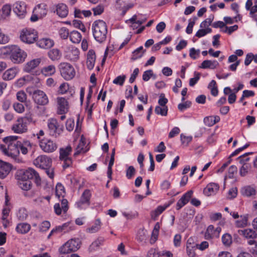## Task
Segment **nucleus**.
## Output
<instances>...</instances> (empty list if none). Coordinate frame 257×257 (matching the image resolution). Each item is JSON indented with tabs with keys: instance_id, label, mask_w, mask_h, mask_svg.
<instances>
[{
	"instance_id": "38",
	"label": "nucleus",
	"mask_w": 257,
	"mask_h": 257,
	"mask_svg": "<svg viewBox=\"0 0 257 257\" xmlns=\"http://www.w3.org/2000/svg\"><path fill=\"white\" fill-rule=\"evenodd\" d=\"M12 12V8L10 5L6 4L4 5L0 10L1 16H9Z\"/></svg>"
},
{
	"instance_id": "31",
	"label": "nucleus",
	"mask_w": 257,
	"mask_h": 257,
	"mask_svg": "<svg viewBox=\"0 0 257 257\" xmlns=\"http://www.w3.org/2000/svg\"><path fill=\"white\" fill-rule=\"evenodd\" d=\"M219 65V63L217 61L214 60H206L202 62L201 66V68L203 69L210 68L214 69L216 68Z\"/></svg>"
},
{
	"instance_id": "15",
	"label": "nucleus",
	"mask_w": 257,
	"mask_h": 257,
	"mask_svg": "<svg viewBox=\"0 0 257 257\" xmlns=\"http://www.w3.org/2000/svg\"><path fill=\"white\" fill-rule=\"evenodd\" d=\"M57 103V111L60 114L67 113L69 110V104L67 99L62 97H58L56 99Z\"/></svg>"
},
{
	"instance_id": "32",
	"label": "nucleus",
	"mask_w": 257,
	"mask_h": 257,
	"mask_svg": "<svg viewBox=\"0 0 257 257\" xmlns=\"http://www.w3.org/2000/svg\"><path fill=\"white\" fill-rule=\"evenodd\" d=\"M31 229V225L27 223H19L16 227V230L21 234H25L29 231Z\"/></svg>"
},
{
	"instance_id": "45",
	"label": "nucleus",
	"mask_w": 257,
	"mask_h": 257,
	"mask_svg": "<svg viewBox=\"0 0 257 257\" xmlns=\"http://www.w3.org/2000/svg\"><path fill=\"white\" fill-rule=\"evenodd\" d=\"M222 241L225 246H229L232 243V237L228 234H224L222 237Z\"/></svg>"
},
{
	"instance_id": "57",
	"label": "nucleus",
	"mask_w": 257,
	"mask_h": 257,
	"mask_svg": "<svg viewBox=\"0 0 257 257\" xmlns=\"http://www.w3.org/2000/svg\"><path fill=\"white\" fill-rule=\"evenodd\" d=\"M237 169L235 166H231L228 171L227 177L229 178H233L234 174L237 172Z\"/></svg>"
},
{
	"instance_id": "43",
	"label": "nucleus",
	"mask_w": 257,
	"mask_h": 257,
	"mask_svg": "<svg viewBox=\"0 0 257 257\" xmlns=\"http://www.w3.org/2000/svg\"><path fill=\"white\" fill-rule=\"evenodd\" d=\"M242 166L240 168L239 170V173L240 176H245L251 169V166L248 163L242 164Z\"/></svg>"
},
{
	"instance_id": "25",
	"label": "nucleus",
	"mask_w": 257,
	"mask_h": 257,
	"mask_svg": "<svg viewBox=\"0 0 257 257\" xmlns=\"http://www.w3.org/2000/svg\"><path fill=\"white\" fill-rule=\"evenodd\" d=\"M18 72V70L15 68L9 69L3 73V79L7 81L11 80L15 77Z\"/></svg>"
},
{
	"instance_id": "60",
	"label": "nucleus",
	"mask_w": 257,
	"mask_h": 257,
	"mask_svg": "<svg viewBox=\"0 0 257 257\" xmlns=\"http://www.w3.org/2000/svg\"><path fill=\"white\" fill-rule=\"evenodd\" d=\"M84 145H85V143L81 139L80 141V142H79V144L77 146V147L76 148V151L74 153V155L75 156L77 155L78 154L80 153L81 152H85V151H83V147L84 146Z\"/></svg>"
},
{
	"instance_id": "10",
	"label": "nucleus",
	"mask_w": 257,
	"mask_h": 257,
	"mask_svg": "<svg viewBox=\"0 0 257 257\" xmlns=\"http://www.w3.org/2000/svg\"><path fill=\"white\" fill-rule=\"evenodd\" d=\"M238 233L246 239H249L248 243L249 245H257V242L254 239L256 238L257 234L254 230L250 228L239 230Z\"/></svg>"
},
{
	"instance_id": "26",
	"label": "nucleus",
	"mask_w": 257,
	"mask_h": 257,
	"mask_svg": "<svg viewBox=\"0 0 257 257\" xmlns=\"http://www.w3.org/2000/svg\"><path fill=\"white\" fill-rule=\"evenodd\" d=\"M95 62V55L93 50H89L87 56L86 65L87 68L91 70L93 69Z\"/></svg>"
},
{
	"instance_id": "27",
	"label": "nucleus",
	"mask_w": 257,
	"mask_h": 257,
	"mask_svg": "<svg viewBox=\"0 0 257 257\" xmlns=\"http://www.w3.org/2000/svg\"><path fill=\"white\" fill-rule=\"evenodd\" d=\"M11 170L10 164L3 162L0 166V178L4 179L8 176Z\"/></svg>"
},
{
	"instance_id": "30",
	"label": "nucleus",
	"mask_w": 257,
	"mask_h": 257,
	"mask_svg": "<svg viewBox=\"0 0 257 257\" xmlns=\"http://www.w3.org/2000/svg\"><path fill=\"white\" fill-rule=\"evenodd\" d=\"M37 45L42 48L49 49L54 45V41L50 39L43 38L38 42Z\"/></svg>"
},
{
	"instance_id": "50",
	"label": "nucleus",
	"mask_w": 257,
	"mask_h": 257,
	"mask_svg": "<svg viewBox=\"0 0 257 257\" xmlns=\"http://www.w3.org/2000/svg\"><path fill=\"white\" fill-rule=\"evenodd\" d=\"M59 34L63 39H66L69 36L70 33L68 30L64 27L61 28L59 31Z\"/></svg>"
},
{
	"instance_id": "1",
	"label": "nucleus",
	"mask_w": 257,
	"mask_h": 257,
	"mask_svg": "<svg viewBox=\"0 0 257 257\" xmlns=\"http://www.w3.org/2000/svg\"><path fill=\"white\" fill-rule=\"evenodd\" d=\"M17 139L18 137L16 136L5 137L3 141L6 145H1L0 149L4 154L19 162L20 159L19 158V146L20 145V142L17 141Z\"/></svg>"
},
{
	"instance_id": "18",
	"label": "nucleus",
	"mask_w": 257,
	"mask_h": 257,
	"mask_svg": "<svg viewBox=\"0 0 257 257\" xmlns=\"http://www.w3.org/2000/svg\"><path fill=\"white\" fill-rule=\"evenodd\" d=\"M41 60V58H36L29 61L25 64L24 67V71L26 72H31L39 66Z\"/></svg>"
},
{
	"instance_id": "14",
	"label": "nucleus",
	"mask_w": 257,
	"mask_h": 257,
	"mask_svg": "<svg viewBox=\"0 0 257 257\" xmlns=\"http://www.w3.org/2000/svg\"><path fill=\"white\" fill-rule=\"evenodd\" d=\"M51 163V159L46 155L39 156L34 160V164L42 169L50 167Z\"/></svg>"
},
{
	"instance_id": "4",
	"label": "nucleus",
	"mask_w": 257,
	"mask_h": 257,
	"mask_svg": "<svg viewBox=\"0 0 257 257\" xmlns=\"http://www.w3.org/2000/svg\"><path fill=\"white\" fill-rule=\"evenodd\" d=\"M38 34L34 30L23 29L20 32L19 38L23 43L31 44L38 39Z\"/></svg>"
},
{
	"instance_id": "28",
	"label": "nucleus",
	"mask_w": 257,
	"mask_h": 257,
	"mask_svg": "<svg viewBox=\"0 0 257 257\" xmlns=\"http://www.w3.org/2000/svg\"><path fill=\"white\" fill-rule=\"evenodd\" d=\"M241 193L244 196L253 197L256 194V190L253 187L246 186L241 189Z\"/></svg>"
},
{
	"instance_id": "12",
	"label": "nucleus",
	"mask_w": 257,
	"mask_h": 257,
	"mask_svg": "<svg viewBox=\"0 0 257 257\" xmlns=\"http://www.w3.org/2000/svg\"><path fill=\"white\" fill-rule=\"evenodd\" d=\"M49 134L51 136L57 137L61 133L62 130L59 128L57 120L55 118H50L48 120Z\"/></svg>"
},
{
	"instance_id": "62",
	"label": "nucleus",
	"mask_w": 257,
	"mask_h": 257,
	"mask_svg": "<svg viewBox=\"0 0 257 257\" xmlns=\"http://www.w3.org/2000/svg\"><path fill=\"white\" fill-rule=\"evenodd\" d=\"M13 107H14L15 110L18 113H22L25 110L24 106L23 104L22 103H14L13 104Z\"/></svg>"
},
{
	"instance_id": "6",
	"label": "nucleus",
	"mask_w": 257,
	"mask_h": 257,
	"mask_svg": "<svg viewBox=\"0 0 257 257\" xmlns=\"http://www.w3.org/2000/svg\"><path fill=\"white\" fill-rule=\"evenodd\" d=\"M80 246V241L78 238L71 239L61 246L59 250L61 254H66L77 250Z\"/></svg>"
},
{
	"instance_id": "59",
	"label": "nucleus",
	"mask_w": 257,
	"mask_h": 257,
	"mask_svg": "<svg viewBox=\"0 0 257 257\" xmlns=\"http://www.w3.org/2000/svg\"><path fill=\"white\" fill-rule=\"evenodd\" d=\"M237 194V189L236 187L231 188L228 192L227 198L232 199L235 198Z\"/></svg>"
},
{
	"instance_id": "2",
	"label": "nucleus",
	"mask_w": 257,
	"mask_h": 257,
	"mask_svg": "<svg viewBox=\"0 0 257 257\" xmlns=\"http://www.w3.org/2000/svg\"><path fill=\"white\" fill-rule=\"evenodd\" d=\"M35 179L36 183L40 184L41 179L39 174L33 169L29 168L25 171L20 173L18 176V185L24 190H29L32 186L30 179Z\"/></svg>"
},
{
	"instance_id": "54",
	"label": "nucleus",
	"mask_w": 257,
	"mask_h": 257,
	"mask_svg": "<svg viewBox=\"0 0 257 257\" xmlns=\"http://www.w3.org/2000/svg\"><path fill=\"white\" fill-rule=\"evenodd\" d=\"M200 54V50H196L194 48H192L190 49L189 51V56L190 57L193 59H196L198 58Z\"/></svg>"
},
{
	"instance_id": "53",
	"label": "nucleus",
	"mask_w": 257,
	"mask_h": 257,
	"mask_svg": "<svg viewBox=\"0 0 257 257\" xmlns=\"http://www.w3.org/2000/svg\"><path fill=\"white\" fill-rule=\"evenodd\" d=\"M167 208V206H159L157 209L152 212V215L153 217H157L161 214Z\"/></svg>"
},
{
	"instance_id": "8",
	"label": "nucleus",
	"mask_w": 257,
	"mask_h": 257,
	"mask_svg": "<svg viewBox=\"0 0 257 257\" xmlns=\"http://www.w3.org/2000/svg\"><path fill=\"white\" fill-rule=\"evenodd\" d=\"M27 54L19 47H14L11 52V58L14 63H20L25 61Z\"/></svg>"
},
{
	"instance_id": "21",
	"label": "nucleus",
	"mask_w": 257,
	"mask_h": 257,
	"mask_svg": "<svg viewBox=\"0 0 257 257\" xmlns=\"http://www.w3.org/2000/svg\"><path fill=\"white\" fill-rule=\"evenodd\" d=\"M46 5L44 4L38 5L33 10L32 16H44L47 15Z\"/></svg>"
},
{
	"instance_id": "58",
	"label": "nucleus",
	"mask_w": 257,
	"mask_h": 257,
	"mask_svg": "<svg viewBox=\"0 0 257 257\" xmlns=\"http://www.w3.org/2000/svg\"><path fill=\"white\" fill-rule=\"evenodd\" d=\"M191 102L189 101H185L184 103H180L178 105L179 110L183 111L184 110L189 108L191 106Z\"/></svg>"
},
{
	"instance_id": "46",
	"label": "nucleus",
	"mask_w": 257,
	"mask_h": 257,
	"mask_svg": "<svg viewBox=\"0 0 257 257\" xmlns=\"http://www.w3.org/2000/svg\"><path fill=\"white\" fill-rule=\"evenodd\" d=\"M211 29L210 28H207L206 29L201 28L197 32L195 36L198 38H200L205 36L208 33H211Z\"/></svg>"
},
{
	"instance_id": "41",
	"label": "nucleus",
	"mask_w": 257,
	"mask_h": 257,
	"mask_svg": "<svg viewBox=\"0 0 257 257\" xmlns=\"http://www.w3.org/2000/svg\"><path fill=\"white\" fill-rule=\"evenodd\" d=\"M144 52L143 46L140 47L133 52L132 59L135 60L141 58L143 55Z\"/></svg>"
},
{
	"instance_id": "37",
	"label": "nucleus",
	"mask_w": 257,
	"mask_h": 257,
	"mask_svg": "<svg viewBox=\"0 0 257 257\" xmlns=\"http://www.w3.org/2000/svg\"><path fill=\"white\" fill-rule=\"evenodd\" d=\"M247 215H241L240 219L235 221V224L238 227H244L247 225Z\"/></svg>"
},
{
	"instance_id": "56",
	"label": "nucleus",
	"mask_w": 257,
	"mask_h": 257,
	"mask_svg": "<svg viewBox=\"0 0 257 257\" xmlns=\"http://www.w3.org/2000/svg\"><path fill=\"white\" fill-rule=\"evenodd\" d=\"M196 20V18L193 19V20H192V19L189 20V22L186 30L187 34H190L192 33L193 27L195 23Z\"/></svg>"
},
{
	"instance_id": "51",
	"label": "nucleus",
	"mask_w": 257,
	"mask_h": 257,
	"mask_svg": "<svg viewBox=\"0 0 257 257\" xmlns=\"http://www.w3.org/2000/svg\"><path fill=\"white\" fill-rule=\"evenodd\" d=\"M153 76L155 79L156 76L154 75L153 71L152 70H147L144 72L143 79L145 81H147L150 79L151 77Z\"/></svg>"
},
{
	"instance_id": "36",
	"label": "nucleus",
	"mask_w": 257,
	"mask_h": 257,
	"mask_svg": "<svg viewBox=\"0 0 257 257\" xmlns=\"http://www.w3.org/2000/svg\"><path fill=\"white\" fill-rule=\"evenodd\" d=\"M104 241V238L102 237H98L96 240L93 241L90 245L89 250L92 251L97 249L99 246L101 245Z\"/></svg>"
},
{
	"instance_id": "39",
	"label": "nucleus",
	"mask_w": 257,
	"mask_h": 257,
	"mask_svg": "<svg viewBox=\"0 0 257 257\" xmlns=\"http://www.w3.org/2000/svg\"><path fill=\"white\" fill-rule=\"evenodd\" d=\"M101 226V222L99 219H97L95 220L94 224L92 225L91 227L88 228L86 229L87 232L89 233H94L98 231L100 228Z\"/></svg>"
},
{
	"instance_id": "47",
	"label": "nucleus",
	"mask_w": 257,
	"mask_h": 257,
	"mask_svg": "<svg viewBox=\"0 0 257 257\" xmlns=\"http://www.w3.org/2000/svg\"><path fill=\"white\" fill-rule=\"evenodd\" d=\"M136 173V169L133 166H129L126 170V177L128 179H132Z\"/></svg>"
},
{
	"instance_id": "13",
	"label": "nucleus",
	"mask_w": 257,
	"mask_h": 257,
	"mask_svg": "<svg viewBox=\"0 0 257 257\" xmlns=\"http://www.w3.org/2000/svg\"><path fill=\"white\" fill-rule=\"evenodd\" d=\"M33 98L34 101L39 105H46L49 102L46 94L40 90H37L33 92Z\"/></svg>"
},
{
	"instance_id": "34",
	"label": "nucleus",
	"mask_w": 257,
	"mask_h": 257,
	"mask_svg": "<svg viewBox=\"0 0 257 257\" xmlns=\"http://www.w3.org/2000/svg\"><path fill=\"white\" fill-rule=\"evenodd\" d=\"M56 72V68L54 65H50L44 67L41 69L42 73L45 76H50L53 75Z\"/></svg>"
},
{
	"instance_id": "7",
	"label": "nucleus",
	"mask_w": 257,
	"mask_h": 257,
	"mask_svg": "<svg viewBox=\"0 0 257 257\" xmlns=\"http://www.w3.org/2000/svg\"><path fill=\"white\" fill-rule=\"evenodd\" d=\"M72 149L70 146H67L65 148L60 149L59 159L64 162L63 167L66 169L70 167L72 163V159L69 157L72 152Z\"/></svg>"
},
{
	"instance_id": "16",
	"label": "nucleus",
	"mask_w": 257,
	"mask_h": 257,
	"mask_svg": "<svg viewBox=\"0 0 257 257\" xmlns=\"http://www.w3.org/2000/svg\"><path fill=\"white\" fill-rule=\"evenodd\" d=\"M91 197L90 191L88 190H85L83 192L80 200L76 202V205L78 208H82L84 204L89 205L90 199Z\"/></svg>"
},
{
	"instance_id": "52",
	"label": "nucleus",
	"mask_w": 257,
	"mask_h": 257,
	"mask_svg": "<svg viewBox=\"0 0 257 257\" xmlns=\"http://www.w3.org/2000/svg\"><path fill=\"white\" fill-rule=\"evenodd\" d=\"M73 25L75 28L79 29L83 32H85L86 30L85 27L80 20H74L73 21Z\"/></svg>"
},
{
	"instance_id": "55",
	"label": "nucleus",
	"mask_w": 257,
	"mask_h": 257,
	"mask_svg": "<svg viewBox=\"0 0 257 257\" xmlns=\"http://www.w3.org/2000/svg\"><path fill=\"white\" fill-rule=\"evenodd\" d=\"M83 15L84 16H90L91 15L90 11H80V10L75 9L74 11V16H78Z\"/></svg>"
},
{
	"instance_id": "9",
	"label": "nucleus",
	"mask_w": 257,
	"mask_h": 257,
	"mask_svg": "<svg viewBox=\"0 0 257 257\" xmlns=\"http://www.w3.org/2000/svg\"><path fill=\"white\" fill-rule=\"evenodd\" d=\"M39 146L44 152L48 153L53 152L57 148L56 143L46 138L40 140Z\"/></svg>"
},
{
	"instance_id": "23",
	"label": "nucleus",
	"mask_w": 257,
	"mask_h": 257,
	"mask_svg": "<svg viewBox=\"0 0 257 257\" xmlns=\"http://www.w3.org/2000/svg\"><path fill=\"white\" fill-rule=\"evenodd\" d=\"M220 231V227H218L215 229H214V226L212 225H210L207 228L205 235L206 236L209 238L217 237H218Z\"/></svg>"
},
{
	"instance_id": "19",
	"label": "nucleus",
	"mask_w": 257,
	"mask_h": 257,
	"mask_svg": "<svg viewBox=\"0 0 257 257\" xmlns=\"http://www.w3.org/2000/svg\"><path fill=\"white\" fill-rule=\"evenodd\" d=\"M193 194V191L190 190L186 193L183 196L178 200L176 204V209L179 210L183 206L186 204Z\"/></svg>"
},
{
	"instance_id": "40",
	"label": "nucleus",
	"mask_w": 257,
	"mask_h": 257,
	"mask_svg": "<svg viewBox=\"0 0 257 257\" xmlns=\"http://www.w3.org/2000/svg\"><path fill=\"white\" fill-rule=\"evenodd\" d=\"M126 23L127 24L130 23L131 27L133 29H137L142 23V21L137 20L136 17H132L130 19L126 20Z\"/></svg>"
},
{
	"instance_id": "61",
	"label": "nucleus",
	"mask_w": 257,
	"mask_h": 257,
	"mask_svg": "<svg viewBox=\"0 0 257 257\" xmlns=\"http://www.w3.org/2000/svg\"><path fill=\"white\" fill-rule=\"evenodd\" d=\"M69 89V84L67 83H63L59 87V92L61 94H64Z\"/></svg>"
},
{
	"instance_id": "49",
	"label": "nucleus",
	"mask_w": 257,
	"mask_h": 257,
	"mask_svg": "<svg viewBox=\"0 0 257 257\" xmlns=\"http://www.w3.org/2000/svg\"><path fill=\"white\" fill-rule=\"evenodd\" d=\"M27 211L25 208L19 209L17 213V217L20 220H24L27 218Z\"/></svg>"
},
{
	"instance_id": "33",
	"label": "nucleus",
	"mask_w": 257,
	"mask_h": 257,
	"mask_svg": "<svg viewBox=\"0 0 257 257\" xmlns=\"http://www.w3.org/2000/svg\"><path fill=\"white\" fill-rule=\"evenodd\" d=\"M69 38L72 43H79L81 40L82 36L79 32L73 31L70 33Z\"/></svg>"
},
{
	"instance_id": "48",
	"label": "nucleus",
	"mask_w": 257,
	"mask_h": 257,
	"mask_svg": "<svg viewBox=\"0 0 257 257\" xmlns=\"http://www.w3.org/2000/svg\"><path fill=\"white\" fill-rule=\"evenodd\" d=\"M125 78L126 76L125 75L118 76L113 80V83L122 86L124 83Z\"/></svg>"
},
{
	"instance_id": "5",
	"label": "nucleus",
	"mask_w": 257,
	"mask_h": 257,
	"mask_svg": "<svg viewBox=\"0 0 257 257\" xmlns=\"http://www.w3.org/2000/svg\"><path fill=\"white\" fill-rule=\"evenodd\" d=\"M58 67L61 75L65 80H71L75 76V69L70 64L67 62H62L59 65Z\"/></svg>"
},
{
	"instance_id": "63",
	"label": "nucleus",
	"mask_w": 257,
	"mask_h": 257,
	"mask_svg": "<svg viewBox=\"0 0 257 257\" xmlns=\"http://www.w3.org/2000/svg\"><path fill=\"white\" fill-rule=\"evenodd\" d=\"M180 137L182 143L183 144H186V146H187L192 140V137L191 136H186L183 134L181 135Z\"/></svg>"
},
{
	"instance_id": "11",
	"label": "nucleus",
	"mask_w": 257,
	"mask_h": 257,
	"mask_svg": "<svg viewBox=\"0 0 257 257\" xmlns=\"http://www.w3.org/2000/svg\"><path fill=\"white\" fill-rule=\"evenodd\" d=\"M65 57L71 61H76L79 57V50L74 46H69L64 50Z\"/></svg>"
},
{
	"instance_id": "20",
	"label": "nucleus",
	"mask_w": 257,
	"mask_h": 257,
	"mask_svg": "<svg viewBox=\"0 0 257 257\" xmlns=\"http://www.w3.org/2000/svg\"><path fill=\"white\" fill-rule=\"evenodd\" d=\"M219 185L215 183L208 184L204 189V194L208 196H211L215 194L219 190Z\"/></svg>"
},
{
	"instance_id": "3",
	"label": "nucleus",
	"mask_w": 257,
	"mask_h": 257,
	"mask_svg": "<svg viewBox=\"0 0 257 257\" xmlns=\"http://www.w3.org/2000/svg\"><path fill=\"white\" fill-rule=\"evenodd\" d=\"M92 29L93 37L96 41L102 43L106 40L107 29L105 22L102 20L95 21L92 24Z\"/></svg>"
},
{
	"instance_id": "44",
	"label": "nucleus",
	"mask_w": 257,
	"mask_h": 257,
	"mask_svg": "<svg viewBox=\"0 0 257 257\" xmlns=\"http://www.w3.org/2000/svg\"><path fill=\"white\" fill-rule=\"evenodd\" d=\"M10 213V209L8 207H5L3 209V216L2 219L3 220V225L6 227L7 224L9 223V221L7 220V217L9 216Z\"/></svg>"
},
{
	"instance_id": "35",
	"label": "nucleus",
	"mask_w": 257,
	"mask_h": 257,
	"mask_svg": "<svg viewBox=\"0 0 257 257\" xmlns=\"http://www.w3.org/2000/svg\"><path fill=\"white\" fill-rule=\"evenodd\" d=\"M61 56V54L57 49H53L48 52L49 57L53 61L59 60Z\"/></svg>"
},
{
	"instance_id": "29",
	"label": "nucleus",
	"mask_w": 257,
	"mask_h": 257,
	"mask_svg": "<svg viewBox=\"0 0 257 257\" xmlns=\"http://www.w3.org/2000/svg\"><path fill=\"white\" fill-rule=\"evenodd\" d=\"M14 12L18 16H23L26 15V7L24 3L17 4L14 9Z\"/></svg>"
},
{
	"instance_id": "24",
	"label": "nucleus",
	"mask_w": 257,
	"mask_h": 257,
	"mask_svg": "<svg viewBox=\"0 0 257 257\" xmlns=\"http://www.w3.org/2000/svg\"><path fill=\"white\" fill-rule=\"evenodd\" d=\"M54 13H56L58 16H67L68 10L67 6L64 4H59L55 6Z\"/></svg>"
},
{
	"instance_id": "42",
	"label": "nucleus",
	"mask_w": 257,
	"mask_h": 257,
	"mask_svg": "<svg viewBox=\"0 0 257 257\" xmlns=\"http://www.w3.org/2000/svg\"><path fill=\"white\" fill-rule=\"evenodd\" d=\"M155 112L158 115L166 116L168 113L167 106H157L155 109Z\"/></svg>"
},
{
	"instance_id": "17",
	"label": "nucleus",
	"mask_w": 257,
	"mask_h": 257,
	"mask_svg": "<svg viewBox=\"0 0 257 257\" xmlns=\"http://www.w3.org/2000/svg\"><path fill=\"white\" fill-rule=\"evenodd\" d=\"M13 130L16 133L22 134L27 131V126L26 123L24 122L23 118L18 119L16 124H15L12 128Z\"/></svg>"
},
{
	"instance_id": "64",
	"label": "nucleus",
	"mask_w": 257,
	"mask_h": 257,
	"mask_svg": "<svg viewBox=\"0 0 257 257\" xmlns=\"http://www.w3.org/2000/svg\"><path fill=\"white\" fill-rule=\"evenodd\" d=\"M213 21V18H207L205 20H204L203 22H202L200 24L201 28H209L208 27L211 25L212 22Z\"/></svg>"
},
{
	"instance_id": "22",
	"label": "nucleus",
	"mask_w": 257,
	"mask_h": 257,
	"mask_svg": "<svg viewBox=\"0 0 257 257\" xmlns=\"http://www.w3.org/2000/svg\"><path fill=\"white\" fill-rule=\"evenodd\" d=\"M136 238L140 243L143 245L146 244L148 239L147 231L144 228L140 229L138 231Z\"/></svg>"
}]
</instances>
